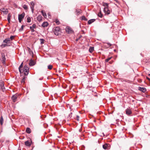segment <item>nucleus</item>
Masks as SVG:
<instances>
[{"mask_svg": "<svg viewBox=\"0 0 150 150\" xmlns=\"http://www.w3.org/2000/svg\"><path fill=\"white\" fill-rule=\"evenodd\" d=\"M66 32L68 34L72 33H73V31L70 27L67 26L65 28Z\"/></svg>", "mask_w": 150, "mask_h": 150, "instance_id": "nucleus-1", "label": "nucleus"}, {"mask_svg": "<svg viewBox=\"0 0 150 150\" xmlns=\"http://www.w3.org/2000/svg\"><path fill=\"white\" fill-rule=\"evenodd\" d=\"M54 33L55 35H58L60 33V28L58 27H55L54 30Z\"/></svg>", "mask_w": 150, "mask_h": 150, "instance_id": "nucleus-2", "label": "nucleus"}, {"mask_svg": "<svg viewBox=\"0 0 150 150\" xmlns=\"http://www.w3.org/2000/svg\"><path fill=\"white\" fill-rule=\"evenodd\" d=\"M6 60V59L5 57L4 53H2L1 57V60L3 64H5Z\"/></svg>", "mask_w": 150, "mask_h": 150, "instance_id": "nucleus-3", "label": "nucleus"}, {"mask_svg": "<svg viewBox=\"0 0 150 150\" xmlns=\"http://www.w3.org/2000/svg\"><path fill=\"white\" fill-rule=\"evenodd\" d=\"M25 16V13H23L21 14H19L18 16V19L19 22L21 23L22 20V19Z\"/></svg>", "mask_w": 150, "mask_h": 150, "instance_id": "nucleus-4", "label": "nucleus"}, {"mask_svg": "<svg viewBox=\"0 0 150 150\" xmlns=\"http://www.w3.org/2000/svg\"><path fill=\"white\" fill-rule=\"evenodd\" d=\"M103 11L105 14L107 15L110 14L111 12V10L109 9L108 7H104Z\"/></svg>", "mask_w": 150, "mask_h": 150, "instance_id": "nucleus-5", "label": "nucleus"}, {"mask_svg": "<svg viewBox=\"0 0 150 150\" xmlns=\"http://www.w3.org/2000/svg\"><path fill=\"white\" fill-rule=\"evenodd\" d=\"M0 90H1L3 91L5 90L4 82L2 81H0Z\"/></svg>", "mask_w": 150, "mask_h": 150, "instance_id": "nucleus-6", "label": "nucleus"}, {"mask_svg": "<svg viewBox=\"0 0 150 150\" xmlns=\"http://www.w3.org/2000/svg\"><path fill=\"white\" fill-rule=\"evenodd\" d=\"M29 70H26L25 68H23V70H21V73H22L23 72H24V74L25 75H27L29 73Z\"/></svg>", "mask_w": 150, "mask_h": 150, "instance_id": "nucleus-7", "label": "nucleus"}, {"mask_svg": "<svg viewBox=\"0 0 150 150\" xmlns=\"http://www.w3.org/2000/svg\"><path fill=\"white\" fill-rule=\"evenodd\" d=\"M0 10L3 12V13L5 14H7L8 12V11L7 9L1 8L0 9Z\"/></svg>", "mask_w": 150, "mask_h": 150, "instance_id": "nucleus-8", "label": "nucleus"}, {"mask_svg": "<svg viewBox=\"0 0 150 150\" xmlns=\"http://www.w3.org/2000/svg\"><path fill=\"white\" fill-rule=\"evenodd\" d=\"M11 40H10L9 38H6L3 41V42L5 43L6 44H8L9 43H11Z\"/></svg>", "mask_w": 150, "mask_h": 150, "instance_id": "nucleus-9", "label": "nucleus"}, {"mask_svg": "<svg viewBox=\"0 0 150 150\" xmlns=\"http://www.w3.org/2000/svg\"><path fill=\"white\" fill-rule=\"evenodd\" d=\"M126 113L128 115H130L132 114V112L131 110L129 109H127L125 110Z\"/></svg>", "mask_w": 150, "mask_h": 150, "instance_id": "nucleus-10", "label": "nucleus"}, {"mask_svg": "<svg viewBox=\"0 0 150 150\" xmlns=\"http://www.w3.org/2000/svg\"><path fill=\"white\" fill-rule=\"evenodd\" d=\"M36 25L35 24H33L32 26H30V29L31 30L32 32H34L35 31L34 28H36Z\"/></svg>", "mask_w": 150, "mask_h": 150, "instance_id": "nucleus-11", "label": "nucleus"}, {"mask_svg": "<svg viewBox=\"0 0 150 150\" xmlns=\"http://www.w3.org/2000/svg\"><path fill=\"white\" fill-rule=\"evenodd\" d=\"M30 8L32 10V11L33 13V9L34 6V4L33 1L30 2Z\"/></svg>", "mask_w": 150, "mask_h": 150, "instance_id": "nucleus-12", "label": "nucleus"}, {"mask_svg": "<svg viewBox=\"0 0 150 150\" xmlns=\"http://www.w3.org/2000/svg\"><path fill=\"white\" fill-rule=\"evenodd\" d=\"M17 98V96L15 94L12 97V99L13 102H15Z\"/></svg>", "mask_w": 150, "mask_h": 150, "instance_id": "nucleus-13", "label": "nucleus"}, {"mask_svg": "<svg viewBox=\"0 0 150 150\" xmlns=\"http://www.w3.org/2000/svg\"><path fill=\"white\" fill-rule=\"evenodd\" d=\"M139 90L144 93L146 91V89L145 88L143 87H139Z\"/></svg>", "mask_w": 150, "mask_h": 150, "instance_id": "nucleus-14", "label": "nucleus"}, {"mask_svg": "<svg viewBox=\"0 0 150 150\" xmlns=\"http://www.w3.org/2000/svg\"><path fill=\"white\" fill-rule=\"evenodd\" d=\"M35 64V63L32 60H31L30 61V62L29 63V64L30 66H33Z\"/></svg>", "mask_w": 150, "mask_h": 150, "instance_id": "nucleus-15", "label": "nucleus"}, {"mask_svg": "<svg viewBox=\"0 0 150 150\" xmlns=\"http://www.w3.org/2000/svg\"><path fill=\"white\" fill-rule=\"evenodd\" d=\"M25 145L27 146H30L31 145V143L28 141L25 142Z\"/></svg>", "mask_w": 150, "mask_h": 150, "instance_id": "nucleus-16", "label": "nucleus"}, {"mask_svg": "<svg viewBox=\"0 0 150 150\" xmlns=\"http://www.w3.org/2000/svg\"><path fill=\"white\" fill-rule=\"evenodd\" d=\"M48 23L47 22H44L42 24V26L43 27H46L47 26Z\"/></svg>", "mask_w": 150, "mask_h": 150, "instance_id": "nucleus-17", "label": "nucleus"}, {"mask_svg": "<svg viewBox=\"0 0 150 150\" xmlns=\"http://www.w3.org/2000/svg\"><path fill=\"white\" fill-rule=\"evenodd\" d=\"M95 21V19H91L89 20L88 21V24H90Z\"/></svg>", "mask_w": 150, "mask_h": 150, "instance_id": "nucleus-18", "label": "nucleus"}, {"mask_svg": "<svg viewBox=\"0 0 150 150\" xmlns=\"http://www.w3.org/2000/svg\"><path fill=\"white\" fill-rule=\"evenodd\" d=\"M109 145L107 144H105L104 145H103V147L105 149H108V147Z\"/></svg>", "mask_w": 150, "mask_h": 150, "instance_id": "nucleus-19", "label": "nucleus"}, {"mask_svg": "<svg viewBox=\"0 0 150 150\" xmlns=\"http://www.w3.org/2000/svg\"><path fill=\"white\" fill-rule=\"evenodd\" d=\"M10 46V45H8L7 44H2L0 46V47H1V48H4L6 47V46Z\"/></svg>", "mask_w": 150, "mask_h": 150, "instance_id": "nucleus-20", "label": "nucleus"}, {"mask_svg": "<svg viewBox=\"0 0 150 150\" xmlns=\"http://www.w3.org/2000/svg\"><path fill=\"white\" fill-rule=\"evenodd\" d=\"M26 132L28 134H30L31 132V130L30 129L29 127H27L26 129Z\"/></svg>", "mask_w": 150, "mask_h": 150, "instance_id": "nucleus-21", "label": "nucleus"}, {"mask_svg": "<svg viewBox=\"0 0 150 150\" xmlns=\"http://www.w3.org/2000/svg\"><path fill=\"white\" fill-rule=\"evenodd\" d=\"M94 50V47H90L89 48V51L91 53Z\"/></svg>", "mask_w": 150, "mask_h": 150, "instance_id": "nucleus-22", "label": "nucleus"}, {"mask_svg": "<svg viewBox=\"0 0 150 150\" xmlns=\"http://www.w3.org/2000/svg\"><path fill=\"white\" fill-rule=\"evenodd\" d=\"M23 62H22L21 64L20 65V66L19 67L18 69L19 70V71L21 73V68H22L23 66Z\"/></svg>", "mask_w": 150, "mask_h": 150, "instance_id": "nucleus-23", "label": "nucleus"}, {"mask_svg": "<svg viewBox=\"0 0 150 150\" xmlns=\"http://www.w3.org/2000/svg\"><path fill=\"white\" fill-rule=\"evenodd\" d=\"M105 46H107V47H109L111 46L112 45L110 43L108 42L105 43Z\"/></svg>", "mask_w": 150, "mask_h": 150, "instance_id": "nucleus-24", "label": "nucleus"}, {"mask_svg": "<svg viewBox=\"0 0 150 150\" xmlns=\"http://www.w3.org/2000/svg\"><path fill=\"white\" fill-rule=\"evenodd\" d=\"M11 17V15L9 13L7 16V20L9 23L10 22Z\"/></svg>", "mask_w": 150, "mask_h": 150, "instance_id": "nucleus-25", "label": "nucleus"}, {"mask_svg": "<svg viewBox=\"0 0 150 150\" xmlns=\"http://www.w3.org/2000/svg\"><path fill=\"white\" fill-rule=\"evenodd\" d=\"M26 21L28 23H30L31 21V18L30 17L28 16L26 20Z\"/></svg>", "mask_w": 150, "mask_h": 150, "instance_id": "nucleus-26", "label": "nucleus"}, {"mask_svg": "<svg viewBox=\"0 0 150 150\" xmlns=\"http://www.w3.org/2000/svg\"><path fill=\"white\" fill-rule=\"evenodd\" d=\"M42 16H38L37 18V20L39 21H40L42 20Z\"/></svg>", "mask_w": 150, "mask_h": 150, "instance_id": "nucleus-27", "label": "nucleus"}, {"mask_svg": "<svg viewBox=\"0 0 150 150\" xmlns=\"http://www.w3.org/2000/svg\"><path fill=\"white\" fill-rule=\"evenodd\" d=\"M103 6H105V7H108V4L107 3H103Z\"/></svg>", "mask_w": 150, "mask_h": 150, "instance_id": "nucleus-28", "label": "nucleus"}, {"mask_svg": "<svg viewBox=\"0 0 150 150\" xmlns=\"http://www.w3.org/2000/svg\"><path fill=\"white\" fill-rule=\"evenodd\" d=\"M3 121H4V120H3V117L2 116H1V117L0 120V123L1 124V125H2L3 123Z\"/></svg>", "mask_w": 150, "mask_h": 150, "instance_id": "nucleus-29", "label": "nucleus"}, {"mask_svg": "<svg viewBox=\"0 0 150 150\" xmlns=\"http://www.w3.org/2000/svg\"><path fill=\"white\" fill-rule=\"evenodd\" d=\"M41 13L44 17L46 18L47 17L46 13L45 12H44L43 10L41 11Z\"/></svg>", "mask_w": 150, "mask_h": 150, "instance_id": "nucleus-30", "label": "nucleus"}, {"mask_svg": "<svg viewBox=\"0 0 150 150\" xmlns=\"http://www.w3.org/2000/svg\"><path fill=\"white\" fill-rule=\"evenodd\" d=\"M80 9H76L75 11V12L76 13V14L77 15H79L80 13Z\"/></svg>", "mask_w": 150, "mask_h": 150, "instance_id": "nucleus-31", "label": "nucleus"}, {"mask_svg": "<svg viewBox=\"0 0 150 150\" xmlns=\"http://www.w3.org/2000/svg\"><path fill=\"white\" fill-rule=\"evenodd\" d=\"M81 19L82 20L85 21H87L88 20V19L84 16H81Z\"/></svg>", "mask_w": 150, "mask_h": 150, "instance_id": "nucleus-32", "label": "nucleus"}, {"mask_svg": "<svg viewBox=\"0 0 150 150\" xmlns=\"http://www.w3.org/2000/svg\"><path fill=\"white\" fill-rule=\"evenodd\" d=\"M98 15L100 18H102L103 17V14H102L101 11L98 13Z\"/></svg>", "mask_w": 150, "mask_h": 150, "instance_id": "nucleus-33", "label": "nucleus"}, {"mask_svg": "<svg viewBox=\"0 0 150 150\" xmlns=\"http://www.w3.org/2000/svg\"><path fill=\"white\" fill-rule=\"evenodd\" d=\"M15 37V36H11L10 38H9L10 40H11V41L13 40V39Z\"/></svg>", "mask_w": 150, "mask_h": 150, "instance_id": "nucleus-34", "label": "nucleus"}, {"mask_svg": "<svg viewBox=\"0 0 150 150\" xmlns=\"http://www.w3.org/2000/svg\"><path fill=\"white\" fill-rule=\"evenodd\" d=\"M40 43L41 44H43L44 43V41H45L44 39H40Z\"/></svg>", "mask_w": 150, "mask_h": 150, "instance_id": "nucleus-35", "label": "nucleus"}, {"mask_svg": "<svg viewBox=\"0 0 150 150\" xmlns=\"http://www.w3.org/2000/svg\"><path fill=\"white\" fill-rule=\"evenodd\" d=\"M52 68V66L51 65H49L48 66V69L51 70Z\"/></svg>", "mask_w": 150, "mask_h": 150, "instance_id": "nucleus-36", "label": "nucleus"}, {"mask_svg": "<svg viewBox=\"0 0 150 150\" xmlns=\"http://www.w3.org/2000/svg\"><path fill=\"white\" fill-rule=\"evenodd\" d=\"M23 8L25 10H27L28 9V6L26 5H24L23 6Z\"/></svg>", "mask_w": 150, "mask_h": 150, "instance_id": "nucleus-37", "label": "nucleus"}, {"mask_svg": "<svg viewBox=\"0 0 150 150\" xmlns=\"http://www.w3.org/2000/svg\"><path fill=\"white\" fill-rule=\"evenodd\" d=\"M111 57L105 59V62H108L109 60H110L111 59Z\"/></svg>", "mask_w": 150, "mask_h": 150, "instance_id": "nucleus-38", "label": "nucleus"}, {"mask_svg": "<svg viewBox=\"0 0 150 150\" xmlns=\"http://www.w3.org/2000/svg\"><path fill=\"white\" fill-rule=\"evenodd\" d=\"M24 68H25V69H26V70H29V68L28 67V66L27 65H25V66Z\"/></svg>", "mask_w": 150, "mask_h": 150, "instance_id": "nucleus-39", "label": "nucleus"}, {"mask_svg": "<svg viewBox=\"0 0 150 150\" xmlns=\"http://www.w3.org/2000/svg\"><path fill=\"white\" fill-rule=\"evenodd\" d=\"M25 27V26L24 25H22L21 28L19 29V30L20 31H22L23 30L24 27Z\"/></svg>", "mask_w": 150, "mask_h": 150, "instance_id": "nucleus-40", "label": "nucleus"}, {"mask_svg": "<svg viewBox=\"0 0 150 150\" xmlns=\"http://www.w3.org/2000/svg\"><path fill=\"white\" fill-rule=\"evenodd\" d=\"M55 22L56 23H57V25H59L60 24V22L58 20H56L55 21Z\"/></svg>", "mask_w": 150, "mask_h": 150, "instance_id": "nucleus-41", "label": "nucleus"}, {"mask_svg": "<svg viewBox=\"0 0 150 150\" xmlns=\"http://www.w3.org/2000/svg\"><path fill=\"white\" fill-rule=\"evenodd\" d=\"M25 77H24L21 81L22 83H24L25 80Z\"/></svg>", "mask_w": 150, "mask_h": 150, "instance_id": "nucleus-42", "label": "nucleus"}, {"mask_svg": "<svg viewBox=\"0 0 150 150\" xmlns=\"http://www.w3.org/2000/svg\"><path fill=\"white\" fill-rule=\"evenodd\" d=\"M76 117H77V120L78 121L79 120V117L78 115H77L76 116Z\"/></svg>", "mask_w": 150, "mask_h": 150, "instance_id": "nucleus-43", "label": "nucleus"}, {"mask_svg": "<svg viewBox=\"0 0 150 150\" xmlns=\"http://www.w3.org/2000/svg\"><path fill=\"white\" fill-rule=\"evenodd\" d=\"M147 79L150 82V79L148 77H146Z\"/></svg>", "mask_w": 150, "mask_h": 150, "instance_id": "nucleus-44", "label": "nucleus"}, {"mask_svg": "<svg viewBox=\"0 0 150 150\" xmlns=\"http://www.w3.org/2000/svg\"><path fill=\"white\" fill-rule=\"evenodd\" d=\"M43 78H40L39 79V80H42V79Z\"/></svg>", "mask_w": 150, "mask_h": 150, "instance_id": "nucleus-45", "label": "nucleus"}, {"mask_svg": "<svg viewBox=\"0 0 150 150\" xmlns=\"http://www.w3.org/2000/svg\"><path fill=\"white\" fill-rule=\"evenodd\" d=\"M148 76H149L150 77V74H149L148 75Z\"/></svg>", "mask_w": 150, "mask_h": 150, "instance_id": "nucleus-46", "label": "nucleus"}, {"mask_svg": "<svg viewBox=\"0 0 150 150\" xmlns=\"http://www.w3.org/2000/svg\"><path fill=\"white\" fill-rule=\"evenodd\" d=\"M29 49L30 50V48H29Z\"/></svg>", "mask_w": 150, "mask_h": 150, "instance_id": "nucleus-47", "label": "nucleus"}]
</instances>
